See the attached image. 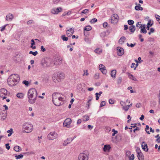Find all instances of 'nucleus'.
Returning a JSON list of instances; mask_svg holds the SVG:
<instances>
[{
  "label": "nucleus",
  "instance_id": "nucleus-1",
  "mask_svg": "<svg viewBox=\"0 0 160 160\" xmlns=\"http://www.w3.org/2000/svg\"><path fill=\"white\" fill-rule=\"evenodd\" d=\"M53 61L51 59L47 58L43 60L42 62V65L44 67H48L54 65H59L60 63L59 58H56Z\"/></svg>",
  "mask_w": 160,
  "mask_h": 160
},
{
  "label": "nucleus",
  "instance_id": "nucleus-2",
  "mask_svg": "<svg viewBox=\"0 0 160 160\" xmlns=\"http://www.w3.org/2000/svg\"><path fill=\"white\" fill-rule=\"evenodd\" d=\"M28 102L31 104L34 103L37 97V93L36 90L34 88L30 89L28 92Z\"/></svg>",
  "mask_w": 160,
  "mask_h": 160
},
{
  "label": "nucleus",
  "instance_id": "nucleus-3",
  "mask_svg": "<svg viewBox=\"0 0 160 160\" xmlns=\"http://www.w3.org/2000/svg\"><path fill=\"white\" fill-rule=\"evenodd\" d=\"M20 81V78L18 74H12L8 78V84L10 86L16 85Z\"/></svg>",
  "mask_w": 160,
  "mask_h": 160
},
{
  "label": "nucleus",
  "instance_id": "nucleus-4",
  "mask_svg": "<svg viewBox=\"0 0 160 160\" xmlns=\"http://www.w3.org/2000/svg\"><path fill=\"white\" fill-rule=\"evenodd\" d=\"M33 125L29 123L26 122L22 125V132L29 133L31 132L33 130Z\"/></svg>",
  "mask_w": 160,
  "mask_h": 160
},
{
  "label": "nucleus",
  "instance_id": "nucleus-5",
  "mask_svg": "<svg viewBox=\"0 0 160 160\" xmlns=\"http://www.w3.org/2000/svg\"><path fill=\"white\" fill-rule=\"evenodd\" d=\"M88 152L82 153L80 154L78 156L79 160H88Z\"/></svg>",
  "mask_w": 160,
  "mask_h": 160
},
{
  "label": "nucleus",
  "instance_id": "nucleus-6",
  "mask_svg": "<svg viewBox=\"0 0 160 160\" xmlns=\"http://www.w3.org/2000/svg\"><path fill=\"white\" fill-rule=\"evenodd\" d=\"M7 91L6 89L3 88L0 89V97L2 98L3 99L7 98Z\"/></svg>",
  "mask_w": 160,
  "mask_h": 160
},
{
  "label": "nucleus",
  "instance_id": "nucleus-7",
  "mask_svg": "<svg viewBox=\"0 0 160 160\" xmlns=\"http://www.w3.org/2000/svg\"><path fill=\"white\" fill-rule=\"evenodd\" d=\"M53 82L56 83H59L60 80V74H54L52 77Z\"/></svg>",
  "mask_w": 160,
  "mask_h": 160
},
{
  "label": "nucleus",
  "instance_id": "nucleus-8",
  "mask_svg": "<svg viewBox=\"0 0 160 160\" xmlns=\"http://www.w3.org/2000/svg\"><path fill=\"white\" fill-rule=\"evenodd\" d=\"M57 134L55 132H51L48 135V138L50 140H53L57 137Z\"/></svg>",
  "mask_w": 160,
  "mask_h": 160
},
{
  "label": "nucleus",
  "instance_id": "nucleus-9",
  "mask_svg": "<svg viewBox=\"0 0 160 160\" xmlns=\"http://www.w3.org/2000/svg\"><path fill=\"white\" fill-rule=\"evenodd\" d=\"M72 120L70 118H67L65 119L63 123V126L67 128H68L71 124Z\"/></svg>",
  "mask_w": 160,
  "mask_h": 160
},
{
  "label": "nucleus",
  "instance_id": "nucleus-10",
  "mask_svg": "<svg viewBox=\"0 0 160 160\" xmlns=\"http://www.w3.org/2000/svg\"><path fill=\"white\" fill-rule=\"evenodd\" d=\"M99 68L102 73L104 74H106L107 73V70L106 69V67L105 66L102 64H100L99 66Z\"/></svg>",
  "mask_w": 160,
  "mask_h": 160
},
{
  "label": "nucleus",
  "instance_id": "nucleus-11",
  "mask_svg": "<svg viewBox=\"0 0 160 160\" xmlns=\"http://www.w3.org/2000/svg\"><path fill=\"white\" fill-rule=\"evenodd\" d=\"M113 18L115 20H114L113 21H112V19H113V18H112L110 20V22L112 23L115 24L116 23L118 20V15L116 14H113Z\"/></svg>",
  "mask_w": 160,
  "mask_h": 160
},
{
  "label": "nucleus",
  "instance_id": "nucleus-12",
  "mask_svg": "<svg viewBox=\"0 0 160 160\" xmlns=\"http://www.w3.org/2000/svg\"><path fill=\"white\" fill-rule=\"evenodd\" d=\"M118 51V55L119 56H121L124 53V50L123 48L120 47H118L117 48Z\"/></svg>",
  "mask_w": 160,
  "mask_h": 160
},
{
  "label": "nucleus",
  "instance_id": "nucleus-13",
  "mask_svg": "<svg viewBox=\"0 0 160 160\" xmlns=\"http://www.w3.org/2000/svg\"><path fill=\"white\" fill-rule=\"evenodd\" d=\"M60 97H58V98L56 99L52 100V102L54 104L57 106H59L60 105Z\"/></svg>",
  "mask_w": 160,
  "mask_h": 160
},
{
  "label": "nucleus",
  "instance_id": "nucleus-14",
  "mask_svg": "<svg viewBox=\"0 0 160 160\" xmlns=\"http://www.w3.org/2000/svg\"><path fill=\"white\" fill-rule=\"evenodd\" d=\"M142 149L145 152H148V148L147 145L144 142H143L142 144Z\"/></svg>",
  "mask_w": 160,
  "mask_h": 160
},
{
  "label": "nucleus",
  "instance_id": "nucleus-15",
  "mask_svg": "<svg viewBox=\"0 0 160 160\" xmlns=\"http://www.w3.org/2000/svg\"><path fill=\"white\" fill-rule=\"evenodd\" d=\"M13 18V15L11 13L8 14L6 16V19L7 21H11Z\"/></svg>",
  "mask_w": 160,
  "mask_h": 160
},
{
  "label": "nucleus",
  "instance_id": "nucleus-16",
  "mask_svg": "<svg viewBox=\"0 0 160 160\" xmlns=\"http://www.w3.org/2000/svg\"><path fill=\"white\" fill-rule=\"evenodd\" d=\"M73 139L67 138V139L65 140L63 143V145L64 146H66L68 144L70 143L71 142Z\"/></svg>",
  "mask_w": 160,
  "mask_h": 160
},
{
  "label": "nucleus",
  "instance_id": "nucleus-17",
  "mask_svg": "<svg viewBox=\"0 0 160 160\" xmlns=\"http://www.w3.org/2000/svg\"><path fill=\"white\" fill-rule=\"evenodd\" d=\"M59 8H53L51 12L53 14H57L60 12Z\"/></svg>",
  "mask_w": 160,
  "mask_h": 160
},
{
  "label": "nucleus",
  "instance_id": "nucleus-18",
  "mask_svg": "<svg viewBox=\"0 0 160 160\" xmlns=\"http://www.w3.org/2000/svg\"><path fill=\"white\" fill-rule=\"evenodd\" d=\"M59 93L55 92L52 95V100L56 99L58 98V97H60Z\"/></svg>",
  "mask_w": 160,
  "mask_h": 160
},
{
  "label": "nucleus",
  "instance_id": "nucleus-19",
  "mask_svg": "<svg viewBox=\"0 0 160 160\" xmlns=\"http://www.w3.org/2000/svg\"><path fill=\"white\" fill-rule=\"evenodd\" d=\"M116 70L115 69L111 71V75L113 78H116Z\"/></svg>",
  "mask_w": 160,
  "mask_h": 160
},
{
  "label": "nucleus",
  "instance_id": "nucleus-20",
  "mask_svg": "<svg viewBox=\"0 0 160 160\" xmlns=\"http://www.w3.org/2000/svg\"><path fill=\"white\" fill-rule=\"evenodd\" d=\"M111 148V147L109 145H106L104 146L103 148V150L104 152H106L109 151Z\"/></svg>",
  "mask_w": 160,
  "mask_h": 160
},
{
  "label": "nucleus",
  "instance_id": "nucleus-21",
  "mask_svg": "<svg viewBox=\"0 0 160 160\" xmlns=\"http://www.w3.org/2000/svg\"><path fill=\"white\" fill-rule=\"evenodd\" d=\"M126 39V38L124 36L122 37L119 40V43L122 44L124 42V41Z\"/></svg>",
  "mask_w": 160,
  "mask_h": 160
},
{
  "label": "nucleus",
  "instance_id": "nucleus-22",
  "mask_svg": "<svg viewBox=\"0 0 160 160\" xmlns=\"http://www.w3.org/2000/svg\"><path fill=\"white\" fill-rule=\"evenodd\" d=\"M137 157L139 160H144V156L142 153L137 154Z\"/></svg>",
  "mask_w": 160,
  "mask_h": 160
},
{
  "label": "nucleus",
  "instance_id": "nucleus-23",
  "mask_svg": "<svg viewBox=\"0 0 160 160\" xmlns=\"http://www.w3.org/2000/svg\"><path fill=\"white\" fill-rule=\"evenodd\" d=\"M16 96L18 98L22 99L24 98V94L22 92L18 93L17 94Z\"/></svg>",
  "mask_w": 160,
  "mask_h": 160
},
{
  "label": "nucleus",
  "instance_id": "nucleus-24",
  "mask_svg": "<svg viewBox=\"0 0 160 160\" xmlns=\"http://www.w3.org/2000/svg\"><path fill=\"white\" fill-rule=\"evenodd\" d=\"M129 29L130 32L133 33L135 30V27L134 25H132L129 27Z\"/></svg>",
  "mask_w": 160,
  "mask_h": 160
},
{
  "label": "nucleus",
  "instance_id": "nucleus-25",
  "mask_svg": "<svg viewBox=\"0 0 160 160\" xmlns=\"http://www.w3.org/2000/svg\"><path fill=\"white\" fill-rule=\"evenodd\" d=\"M128 76L130 79H132L134 81H137V79L132 74L130 73H128Z\"/></svg>",
  "mask_w": 160,
  "mask_h": 160
},
{
  "label": "nucleus",
  "instance_id": "nucleus-26",
  "mask_svg": "<svg viewBox=\"0 0 160 160\" xmlns=\"http://www.w3.org/2000/svg\"><path fill=\"white\" fill-rule=\"evenodd\" d=\"M14 150L17 152H18L21 151V148L18 146H16L14 147Z\"/></svg>",
  "mask_w": 160,
  "mask_h": 160
},
{
  "label": "nucleus",
  "instance_id": "nucleus-27",
  "mask_svg": "<svg viewBox=\"0 0 160 160\" xmlns=\"http://www.w3.org/2000/svg\"><path fill=\"white\" fill-rule=\"evenodd\" d=\"M139 28H141V31H140V32L143 33H146L147 32V30L144 27H141V26H140L139 27Z\"/></svg>",
  "mask_w": 160,
  "mask_h": 160
},
{
  "label": "nucleus",
  "instance_id": "nucleus-28",
  "mask_svg": "<svg viewBox=\"0 0 160 160\" xmlns=\"http://www.w3.org/2000/svg\"><path fill=\"white\" fill-rule=\"evenodd\" d=\"M23 155L22 154H19L17 155V154H15V157L16 159H21L23 158Z\"/></svg>",
  "mask_w": 160,
  "mask_h": 160
},
{
  "label": "nucleus",
  "instance_id": "nucleus-29",
  "mask_svg": "<svg viewBox=\"0 0 160 160\" xmlns=\"http://www.w3.org/2000/svg\"><path fill=\"white\" fill-rule=\"evenodd\" d=\"M92 29V27L90 26H87L85 27L84 30L86 31H89Z\"/></svg>",
  "mask_w": 160,
  "mask_h": 160
},
{
  "label": "nucleus",
  "instance_id": "nucleus-30",
  "mask_svg": "<svg viewBox=\"0 0 160 160\" xmlns=\"http://www.w3.org/2000/svg\"><path fill=\"white\" fill-rule=\"evenodd\" d=\"M135 9L136 10L139 11H142L143 10V8L141 7H139V6H138L137 5L135 7Z\"/></svg>",
  "mask_w": 160,
  "mask_h": 160
},
{
  "label": "nucleus",
  "instance_id": "nucleus-31",
  "mask_svg": "<svg viewBox=\"0 0 160 160\" xmlns=\"http://www.w3.org/2000/svg\"><path fill=\"white\" fill-rule=\"evenodd\" d=\"M29 53L30 54H32L34 56H36L38 54V52L37 51H36L35 52H32V51H30L29 52Z\"/></svg>",
  "mask_w": 160,
  "mask_h": 160
},
{
  "label": "nucleus",
  "instance_id": "nucleus-32",
  "mask_svg": "<svg viewBox=\"0 0 160 160\" xmlns=\"http://www.w3.org/2000/svg\"><path fill=\"white\" fill-rule=\"evenodd\" d=\"M61 38L64 41H67L68 40V38L65 36V35H62Z\"/></svg>",
  "mask_w": 160,
  "mask_h": 160
},
{
  "label": "nucleus",
  "instance_id": "nucleus-33",
  "mask_svg": "<svg viewBox=\"0 0 160 160\" xmlns=\"http://www.w3.org/2000/svg\"><path fill=\"white\" fill-rule=\"evenodd\" d=\"M128 24L131 25H132L134 23V22L132 20H129L128 21Z\"/></svg>",
  "mask_w": 160,
  "mask_h": 160
},
{
  "label": "nucleus",
  "instance_id": "nucleus-34",
  "mask_svg": "<svg viewBox=\"0 0 160 160\" xmlns=\"http://www.w3.org/2000/svg\"><path fill=\"white\" fill-rule=\"evenodd\" d=\"M155 16L157 20L158 21L159 23L160 24V16L157 14H156Z\"/></svg>",
  "mask_w": 160,
  "mask_h": 160
},
{
  "label": "nucleus",
  "instance_id": "nucleus-35",
  "mask_svg": "<svg viewBox=\"0 0 160 160\" xmlns=\"http://www.w3.org/2000/svg\"><path fill=\"white\" fill-rule=\"evenodd\" d=\"M89 11V9H84V10H83L81 12V14H86Z\"/></svg>",
  "mask_w": 160,
  "mask_h": 160
},
{
  "label": "nucleus",
  "instance_id": "nucleus-36",
  "mask_svg": "<svg viewBox=\"0 0 160 160\" xmlns=\"http://www.w3.org/2000/svg\"><path fill=\"white\" fill-rule=\"evenodd\" d=\"M136 43H135L134 44L132 43H131L130 44H129L127 42V45L128 47H131V48L133 47L136 45Z\"/></svg>",
  "mask_w": 160,
  "mask_h": 160
},
{
  "label": "nucleus",
  "instance_id": "nucleus-37",
  "mask_svg": "<svg viewBox=\"0 0 160 160\" xmlns=\"http://www.w3.org/2000/svg\"><path fill=\"white\" fill-rule=\"evenodd\" d=\"M95 52L97 53H100L102 52V50L99 48H97L95 50Z\"/></svg>",
  "mask_w": 160,
  "mask_h": 160
},
{
  "label": "nucleus",
  "instance_id": "nucleus-38",
  "mask_svg": "<svg viewBox=\"0 0 160 160\" xmlns=\"http://www.w3.org/2000/svg\"><path fill=\"white\" fill-rule=\"evenodd\" d=\"M122 80V78L121 77H120L117 80V83L118 84H120L121 83Z\"/></svg>",
  "mask_w": 160,
  "mask_h": 160
},
{
  "label": "nucleus",
  "instance_id": "nucleus-39",
  "mask_svg": "<svg viewBox=\"0 0 160 160\" xmlns=\"http://www.w3.org/2000/svg\"><path fill=\"white\" fill-rule=\"evenodd\" d=\"M136 151L137 152V154H139V153H142L140 148L138 147H137L136 148Z\"/></svg>",
  "mask_w": 160,
  "mask_h": 160
},
{
  "label": "nucleus",
  "instance_id": "nucleus-40",
  "mask_svg": "<svg viewBox=\"0 0 160 160\" xmlns=\"http://www.w3.org/2000/svg\"><path fill=\"white\" fill-rule=\"evenodd\" d=\"M97 21V20L95 18H94L92 19L90 21V22L92 23H94Z\"/></svg>",
  "mask_w": 160,
  "mask_h": 160
},
{
  "label": "nucleus",
  "instance_id": "nucleus-41",
  "mask_svg": "<svg viewBox=\"0 0 160 160\" xmlns=\"http://www.w3.org/2000/svg\"><path fill=\"white\" fill-rule=\"evenodd\" d=\"M123 108L125 111H127L129 108V105H127L125 107L123 106Z\"/></svg>",
  "mask_w": 160,
  "mask_h": 160
},
{
  "label": "nucleus",
  "instance_id": "nucleus-42",
  "mask_svg": "<svg viewBox=\"0 0 160 160\" xmlns=\"http://www.w3.org/2000/svg\"><path fill=\"white\" fill-rule=\"evenodd\" d=\"M70 32V30H68L66 31L67 35L68 37H70L71 36Z\"/></svg>",
  "mask_w": 160,
  "mask_h": 160
},
{
  "label": "nucleus",
  "instance_id": "nucleus-43",
  "mask_svg": "<svg viewBox=\"0 0 160 160\" xmlns=\"http://www.w3.org/2000/svg\"><path fill=\"white\" fill-rule=\"evenodd\" d=\"M149 129V126L148 125H147L146 126V128H145V131L148 134H150V133L147 130H148Z\"/></svg>",
  "mask_w": 160,
  "mask_h": 160
},
{
  "label": "nucleus",
  "instance_id": "nucleus-44",
  "mask_svg": "<svg viewBox=\"0 0 160 160\" xmlns=\"http://www.w3.org/2000/svg\"><path fill=\"white\" fill-rule=\"evenodd\" d=\"M84 118H85L83 120L84 121H87L89 119V117L88 116H84Z\"/></svg>",
  "mask_w": 160,
  "mask_h": 160
},
{
  "label": "nucleus",
  "instance_id": "nucleus-45",
  "mask_svg": "<svg viewBox=\"0 0 160 160\" xmlns=\"http://www.w3.org/2000/svg\"><path fill=\"white\" fill-rule=\"evenodd\" d=\"M109 103L110 104H112L114 103V101L112 99H110L109 100Z\"/></svg>",
  "mask_w": 160,
  "mask_h": 160
},
{
  "label": "nucleus",
  "instance_id": "nucleus-46",
  "mask_svg": "<svg viewBox=\"0 0 160 160\" xmlns=\"http://www.w3.org/2000/svg\"><path fill=\"white\" fill-rule=\"evenodd\" d=\"M105 102L104 101L101 102L100 103V107H101L105 105Z\"/></svg>",
  "mask_w": 160,
  "mask_h": 160
},
{
  "label": "nucleus",
  "instance_id": "nucleus-47",
  "mask_svg": "<svg viewBox=\"0 0 160 160\" xmlns=\"http://www.w3.org/2000/svg\"><path fill=\"white\" fill-rule=\"evenodd\" d=\"M112 132H114L112 134V136H115V134L118 133V131H115L114 129H112Z\"/></svg>",
  "mask_w": 160,
  "mask_h": 160
},
{
  "label": "nucleus",
  "instance_id": "nucleus-48",
  "mask_svg": "<svg viewBox=\"0 0 160 160\" xmlns=\"http://www.w3.org/2000/svg\"><path fill=\"white\" fill-rule=\"evenodd\" d=\"M22 83L26 86H28V82L26 80L23 81L22 82Z\"/></svg>",
  "mask_w": 160,
  "mask_h": 160
},
{
  "label": "nucleus",
  "instance_id": "nucleus-49",
  "mask_svg": "<svg viewBox=\"0 0 160 160\" xmlns=\"http://www.w3.org/2000/svg\"><path fill=\"white\" fill-rule=\"evenodd\" d=\"M65 74L63 73H61V79H64L65 78Z\"/></svg>",
  "mask_w": 160,
  "mask_h": 160
},
{
  "label": "nucleus",
  "instance_id": "nucleus-50",
  "mask_svg": "<svg viewBox=\"0 0 160 160\" xmlns=\"http://www.w3.org/2000/svg\"><path fill=\"white\" fill-rule=\"evenodd\" d=\"M7 25V24H6L5 25L3 26L2 28H1V29L0 31H1V32H2L5 29V27H6Z\"/></svg>",
  "mask_w": 160,
  "mask_h": 160
},
{
  "label": "nucleus",
  "instance_id": "nucleus-51",
  "mask_svg": "<svg viewBox=\"0 0 160 160\" xmlns=\"http://www.w3.org/2000/svg\"><path fill=\"white\" fill-rule=\"evenodd\" d=\"M40 49L41 51H42V52H44L46 51V50L45 48L43 46H42L41 47Z\"/></svg>",
  "mask_w": 160,
  "mask_h": 160
},
{
  "label": "nucleus",
  "instance_id": "nucleus-52",
  "mask_svg": "<svg viewBox=\"0 0 160 160\" xmlns=\"http://www.w3.org/2000/svg\"><path fill=\"white\" fill-rule=\"evenodd\" d=\"M95 96L96 97V100H98L99 99V97L100 96L99 95L98 93V92H97L95 94Z\"/></svg>",
  "mask_w": 160,
  "mask_h": 160
},
{
  "label": "nucleus",
  "instance_id": "nucleus-53",
  "mask_svg": "<svg viewBox=\"0 0 160 160\" xmlns=\"http://www.w3.org/2000/svg\"><path fill=\"white\" fill-rule=\"evenodd\" d=\"M9 143H8L5 144L6 148L8 150H9L10 148Z\"/></svg>",
  "mask_w": 160,
  "mask_h": 160
},
{
  "label": "nucleus",
  "instance_id": "nucleus-54",
  "mask_svg": "<svg viewBox=\"0 0 160 160\" xmlns=\"http://www.w3.org/2000/svg\"><path fill=\"white\" fill-rule=\"evenodd\" d=\"M4 152L3 149L0 147V154H3Z\"/></svg>",
  "mask_w": 160,
  "mask_h": 160
},
{
  "label": "nucleus",
  "instance_id": "nucleus-55",
  "mask_svg": "<svg viewBox=\"0 0 160 160\" xmlns=\"http://www.w3.org/2000/svg\"><path fill=\"white\" fill-rule=\"evenodd\" d=\"M92 99V97L89 96V99L88 100L87 103H90V102L91 101Z\"/></svg>",
  "mask_w": 160,
  "mask_h": 160
},
{
  "label": "nucleus",
  "instance_id": "nucleus-56",
  "mask_svg": "<svg viewBox=\"0 0 160 160\" xmlns=\"http://www.w3.org/2000/svg\"><path fill=\"white\" fill-rule=\"evenodd\" d=\"M69 30H70V34H71V35H72V34H73V33L74 32L73 29H72V28H70V29Z\"/></svg>",
  "mask_w": 160,
  "mask_h": 160
},
{
  "label": "nucleus",
  "instance_id": "nucleus-57",
  "mask_svg": "<svg viewBox=\"0 0 160 160\" xmlns=\"http://www.w3.org/2000/svg\"><path fill=\"white\" fill-rule=\"evenodd\" d=\"M32 22L33 21L32 20H30L27 22V24L28 25H29L32 23Z\"/></svg>",
  "mask_w": 160,
  "mask_h": 160
},
{
  "label": "nucleus",
  "instance_id": "nucleus-58",
  "mask_svg": "<svg viewBox=\"0 0 160 160\" xmlns=\"http://www.w3.org/2000/svg\"><path fill=\"white\" fill-rule=\"evenodd\" d=\"M130 160H133L134 159V156L133 154H132L131 156L129 157Z\"/></svg>",
  "mask_w": 160,
  "mask_h": 160
},
{
  "label": "nucleus",
  "instance_id": "nucleus-59",
  "mask_svg": "<svg viewBox=\"0 0 160 160\" xmlns=\"http://www.w3.org/2000/svg\"><path fill=\"white\" fill-rule=\"evenodd\" d=\"M31 41L32 42L31 43V46L32 47V46H33V45H35V42L33 39H32Z\"/></svg>",
  "mask_w": 160,
  "mask_h": 160
},
{
  "label": "nucleus",
  "instance_id": "nucleus-60",
  "mask_svg": "<svg viewBox=\"0 0 160 160\" xmlns=\"http://www.w3.org/2000/svg\"><path fill=\"white\" fill-rule=\"evenodd\" d=\"M140 22H137V23L136 24V27L138 28H139V27L140 26H142V24H140Z\"/></svg>",
  "mask_w": 160,
  "mask_h": 160
},
{
  "label": "nucleus",
  "instance_id": "nucleus-61",
  "mask_svg": "<svg viewBox=\"0 0 160 160\" xmlns=\"http://www.w3.org/2000/svg\"><path fill=\"white\" fill-rule=\"evenodd\" d=\"M108 23L107 22H105L103 23V26L104 28L107 27L108 26Z\"/></svg>",
  "mask_w": 160,
  "mask_h": 160
},
{
  "label": "nucleus",
  "instance_id": "nucleus-62",
  "mask_svg": "<svg viewBox=\"0 0 160 160\" xmlns=\"http://www.w3.org/2000/svg\"><path fill=\"white\" fill-rule=\"evenodd\" d=\"M131 152L129 151H127L126 152V154L127 156H129L130 155Z\"/></svg>",
  "mask_w": 160,
  "mask_h": 160
},
{
  "label": "nucleus",
  "instance_id": "nucleus-63",
  "mask_svg": "<svg viewBox=\"0 0 160 160\" xmlns=\"http://www.w3.org/2000/svg\"><path fill=\"white\" fill-rule=\"evenodd\" d=\"M8 133L13 132V129L12 128H10V130H8L7 131Z\"/></svg>",
  "mask_w": 160,
  "mask_h": 160
},
{
  "label": "nucleus",
  "instance_id": "nucleus-64",
  "mask_svg": "<svg viewBox=\"0 0 160 160\" xmlns=\"http://www.w3.org/2000/svg\"><path fill=\"white\" fill-rule=\"evenodd\" d=\"M93 127L90 125H89L88 126V128L89 129H92L93 128Z\"/></svg>",
  "mask_w": 160,
  "mask_h": 160
}]
</instances>
